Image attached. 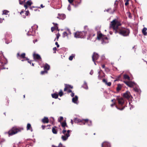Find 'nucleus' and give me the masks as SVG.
Segmentation results:
<instances>
[{
	"label": "nucleus",
	"instance_id": "8fccbe9b",
	"mask_svg": "<svg viewBox=\"0 0 147 147\" xmlns=\"http://www.w3.org/2000/svg\"><path fill=\"white\" fill-rule=\"evenodd\" d=\"M91 35V34H89L87 38L88 40L90 39V37Z\"/></svg>",
	"mask_w": 147,
	"mask_h": 147
},
{
	"label": "nucleus",
	"instance_id": "13d9d810",
	"mask_svg": "<svg viewBox=\"0 0 147 147\" xmlns=\"http://www.w3.org/2000/svg\"><path fill=\"white\" fill-rule=\"evenodd\" d=\"M27 60L28 61V63H30V64H31V63H32V61L29 60V59H28V60Z\"/></svg>",
	"mask_w": 147,
	"mask_h": 147
},
{
	"label": "nucleus",
	"instance_id": "4be33fe9",
	"mask_svg": "<svg viewBox=\"0 0 147 147\" xmlns=\"http://www.w3.org/2000/svg\"><path fill=\"white\" fill-rule=\"evenodd\" d=\"M122 85L121 84H118L117 85V87L116 88L117 91H119L121 90L122 88Z\"/></svg>",
	"mask_w": 147,
	"mask_h": 147
},
{
	"label": "nucleus",
	"instance_id": "9b49d317",
	"mask_svg": "<svg viewBox=\"0 0 147 147\" xmlns=\"http://www.w3.org/2000/svg\"><path fill=\"white\" fill-rule=\"evenodd\" d=\"M65 87L64 89V91H66L69 88L72 89L73 88V86H72L67 84H64Z\"/></svg>",
	"mask_w": 147,
	"mask_h": 147
},
{
	"label": "nucleus",
	"instance_id": "774afa93",
	"mask_svg": "<svg viewBox=\"0 0 147 147\" xmlns=\"http://www.w3.org/2000/svg\"><path fill=\"white\" fill-rule=\"evenodd\" d=\"M23 13H24V11H21V12H20V14H22Z\"/></svg>",
	"mask_w": 147,
	"mask_h": 147
},
{
	"label": "nucleus",
	"instance_id": "f8f14e48",
	"mask_svg": "<svg viewBox=\"0 0 147 147\" xmlns=\"http://www.w3.org/2000/svg\"><path fill=\"white\" fill-rule=\"evenodd\" d=\"M130 93L128 91H127L123 94V97L127 99H129L130 98Z\"/></svg>",
	"mask_w": 147,
	"mask_h": 147
},
{
	"label": "nucleus",
	"instance_id": "b1692460",
	"mask_svg": "<svg viewBox=\"0 0 147 147\" xmlns=\"http://www.w3.org/2000/svg\"><path fill=\"white\" fill-rule=\"evenodd\" d=\"M44 68V69L45 70H48L49 69L50 66L47 64L46 63L45 65Z\"/></svg>",
	"mask_w": 147,
	"mask_h": 147
},
{
	"label": "nucleus",
	"instance_id": "5701e85b",
	"mask_svg": "<svg viewBox=\"0 0 147 147\" xmlns=\"http://www.w3.org/2000/svg\"><path fill=\"white\" fill-rule=\"evenodd\" d=\"M57 127L55 126L54 127H53L52 129V131L54 134H56L57 133V130L55 129Z\"/></svg>",
	"mask_w": 147,
	"mask_h": 147
},
{
	"label": "nucleus",
	"instance_id": "e433bc0d",
	"mask_svg": "<svg viewBox=\"0 0 147 147\" xmlns=\"http://www.w3.org/2000/svg\"><path fill=\"white\" fill-rule=\"evenodd\" d=\"M56 38L57 39V40L58 41L59 36H60V34L59 32H58V33L56 34Z\"/></svg>",
	"mask_w": 147,
	"mask_h": 147
},
{
	"label": "nucleus",
	"instance_id": "72a5a7b5",
	"mask_svg": "<svg viewBox=\"0 0 147 147\" xmlns=\"http://www.w3.org/2000/svg\"><path fill=\"white\" fill-rule=\"evenodd\" d=\"M63 37H65L66 36H67V35H68L67 33L66 32H64L63 33Z\"/></svg>",
	"mask_w": 147,
	"mask_h": 147
},
{
	"label": "nucleus",
	"instance_id": "c03bdc74",
	"mask_svg": "<svg viewBox=\"0 0 147 147\" xmlns=\"http://www.w3.org/2000/svg\"><path fill=\"white\" fill-rule=\"evenodd\" d=\"M56 147H65L63 146L62 144L61 143H60L59 144L58 146H57Z\"/></svg>",
	"mask_w": 147,
	"mask_h": 147
},
{
	"label": "nucleus",
	"instance_id": "f257e3e1",
	"mask_svg": "<svg viewBox=\"0 0 147 147\" xmlns=\"http://www.w3.org/2000/svg\"><path fill=\"white\" fill-rule=\"evenodd\" d=\"M121 25L120 22L115 19L111 22L110 27L113 29L115 33H118L123 36H128L129 33V30L125 28H119V26Z\"/></svg>",
	"mask_w": 147,
	"mask_h": 147
},
{
	"label": "nucleus",
	"instance_id": "2f4dec72",
	"mask_svg": "<svg viewBox=\"0 0 147 147\" xmlns=\"http://www.w3.org/2000/svg\"><path fill=\"white\" fill-rule=\"evenodd\" d=\"M75 57V55L74 54H72V55L70 56L69 58V59L70 61H71L73 59V57Z\"/></svg>",
	"mask_w": 147,
	"mask_h": 147
},
{
	"label": "nucleus",
	"instance_id": "0eeeda50",
	"mask_svg": "<svg viewBox=\"0 0 147 147\" xmlns=\"http://www.w3.org/2000/svg\"><path fill=\"white\" fill-rule=\"evenodd\" d=\"M33 56L34 59L35 60H38L40 61L42 60V58L40 56L39 54H36L35 53H33Z\"/></svg>",
	"mask_w": 147,
	"mask_h": 147
},
{
	"label": "nucleus",
	"instance_id": "f03ea898",
	"mask_svg": "<svg viewBox=\"0 0 147 147\" xmlns=\"http://www.w3.org/2000/svg\"><path fill=\"white\" fill-rule=\"evenodd\" d=\"M22 127L14 126L12 127L8 132L7 133L9 136L13 135L23 130Z\"/></svg>",
	"mask_w": 147,
	"mask_h": 147
},
{
	"label": "nucleus",
	"instance_id": "aec40b11",
	"mask_svg": "<svg viewBox=\"0 0 147 147\" xmlns=\"http://www.w3.org/2000/svg\"><path fill=\"white\" fill-rule=\"evenodd\" d=\"M147 30V28L145 27L142 30V33L144 35H147V32H146Z\"/></svg>",
	"mask_w": 147,
	"mask_h": 147
},
{
	"label": "nucleus",
	"instance_id": "37998d69",
	"mask_svg": "<svg viewBox=\"0 0 147 147\" xmlns=\"http://www.w3.org/2000/svg\"><path fill=\"white\" fill-rule=\"evenodd\" d=\"M69 2L71 4H72L74 5V4H73V2L74 1V0H68Z\"/></svg>",
	"mask_w": 147,
	"mask_h": 147
},
{
	"label": "nucleus",
	"instance_id": "c9c22d12",
	"mask_svg": "<svg viewBox=\"0 0 147 147\" xmlns=\"http://www.w3.org/2000/svg\"><path fill=\"white\" fill-rule=\"evenodd\" d=\"M26 13H25V15L26 16H28L29 15V14H30L28 10H26Z\"/></svg>",
	"mask_w": 147,
	"mask_h": 147
},
{
	"label": "nucleus",
	"instance_id": "69168bd1",
	"mask_svg": "<svg viewBox=\"0 0 147 147\" xmlns=\"http://www.w3.org/2000/svg\"><path fill=\"white\" fill-rule=\"evenodd\" d=\"M44 7V6H43L42 4H41L40 5V7L41 8H43Z\"/></svg>",
	"mask_w": 147,
	"mask_h": 147
},
{
	"label": "nucleus",
	"instance_id": "c756f323",
	"mask_svg": "<svg viewBox=\"0 0 147 147\" xmlns=\"http://www.w3.org/2000/svg\"><path fill=\"white\" fill-rule=\"evenodd\" d=\"M116 107L117 109H118L120 110H121V111H122V110H123L125 108V107H118L117 106H116Z\"/></svg>",
	"mask_w": 147,
	"mask_h": 147
},
{
	"label": "nucleus",
	"instance_id": "2eb2a0df",
	"mask_svg": "<svg viewBox=\"0 0 147 147\" xmlns=\"http://www.w3.org/2000/svg\"><path fill=\"white\" fill-rule=\"evenodd\" d=\"M42 122L43 123H48L49 122V120L48 117H44L42 119Z\"/></svg>",
	"mask_w": 147,
	"mask_h": 147
},
{
	"label": "nucleus",
	"instance_id": "a18cd8bd",
	"mask_svg": "<svg viewBox=\"0 0 147 147\" xmlns=\"http://www.w3.org/2000/svg\"><path fill=\"white\" fill-rule=\"evenodd\" d=\"M102 82L105 83L106 84V83H107V80L105 79H103L102 80Z\"/></svg>",
	"mask_w": 147,
	"mask_h": 147
},
{
	"label": "nucleus",
	"instance_id": "4468645a",
	"mask_svg": "<svg viewBox=\"0 0 147 147\" xmlns=\"http://www.w3.org/2000/svg\"><path fill=\"white\" fill-rule=\"evenodd\" d=\"M58 17H57V18L63 20L65 17L66 16L65 14H58Z\"/></svg>",
	"mask_w": 147,
	"mask_h": 147
},
{
	"label": "nucleus",
	"instance_id": "20e7f679",
	"mask_svg": "<svg viewBox=\"0 0 147 147\" xmlns=\"http://www.w3.org/2000/svg\"><path fill=\"white\" fill-rule=\"evenodd\" d=\"M74 122L76 123H80V125H85L86 124H87L88 122H90V124H91V121H89L88 119L81 120L78 118H75L74 119Z\"/></svg>",
	"mask_w": 147,
	"mask_h": 147
},
{
	"label": "nucleus",
	"instance_id": "f3484780",
	"mask_svg": "<svg viewBox=\"0 0 147 147\" xmlns=\"http://www.w3.org/2000/svg\"><path fill=\"white\" fill-rule=\"evenodd\" d=\"M3 59H4V61L0 60V63L1 64L2 66H3L7 64V63L6 60L4 58Z\"/></svg>",
	"mask_w": 147,
	"mask_h": 147
},
{
	"label": "nucleus",
	"instance_id": "7c9ffc66",
	"mask_svg": "<svg viewBox=\"0 0 147 147\" xmlns=\"http://www.w3.org/2000/svg\"><path fill=\"white\" fill-rule=\"evenodd\" d=\"M63 94V93L61 90H60V91L59 92V95L60 96H62Z\"/></svg>",
	"mask_w": 147,
	"mask_h": 147
},
{
	"label": "nucleus",
	"instance_id": "e2e57ef3",
	"mask_svg": "<svg viewBox=\"0 0 147 147\" xmlns=\"http://www.w3.org/2000/svg\"><path fill=\"white\" fill-rule=\"evenodd\" d=\"M115 105V102H114V103H113V104H111V106L112 107H113V106H114Z\"/></svg>",
	"mask_w": 147,
	"mask_h": 147
},
{
	"label": "nucleus",
	"instance_id": "603ef678",
	"mask_svg": "<svg viewBox=\"0 0 147 147\" xmlns=\"http://www.w3.org/2000/svg\"><path fill=\"white\" fill-rule=\"evenodd\" d=\"M53 50L54 51V53H56V51L57 50V48L56 47H55L53 48Z\"/></svg>",
	"mask_w": 147,
	"mask_h": 147
},
{
	"label": "nucleus",
	"instance_id": "bf43d9fd",
	"mask_svg": "<svg viewBox=\"0 0 147 147\" xmlns=\"http://www.w3.org/2000/svg\"><path fill=\"white\" fill-rule=\"evenodd\" d=\"M72 92V90H68V91H67V92L68 93H71V92Z\"/></svg>",
	"mask_w": 147,
	"mask_h": 147
},
{
	"label": "nucleus",
	"instance_id": "052dcab7",
	"mask_svg": "<svg viewBox=\"0 0 147 147\" xmlns=\"http://www.w3.org/2000/svg\"><path fill=\"white\" fill-rule=\"evenodd\" d=\"M46 126L45 125H42V127L43 129H45Z\"/></svg>",
	"mask_w": 147,
	"mask_h": 147
},
{
	"label": "nucleus",
	"instance_id": "f704fd0d",
	"mask_svg": "<svg viewBox=\"0 0 147 147\" xmlns=\"http://www.w3.org/2000/svg\"><path fill=\"white\" fill-rule=\"evenodd\" d=\"M63 119V117H60L59 119H58V122L61 123V121Z\"/></svg>",
	"mask_w": 147,
	"mask_h": 147
},
{
	"label": "nucleus",
	"instance_id": "58836bf2",
	"mask_svg": "<svg viewBox=\"0 0 147 147\" xmlns=\"http://www.w3.org/2000/svg\"><path fill=\"white\" fill-rule=\"evenodd\" d=\"M117 6L116 5L115 6L114 8L113 9V11L112 12V13H113L114 12L116 11L117 10Z\"/></svg>",
	"mask_w": 147,
	"mask_h": 147
},
{
	"label": "nucleus",
	"instance_id": "7ed1b4c3",
	"mask_svg": "<svg viewBox=\"0 0 147 147\" xmlns=\"http://www.w3.org/2000/svg\"><path fill=\"white\" fill-rule=\"evenodd\" d=\"M65 127H63V129L62 131V133L64 135L62 136H61V138L63 141H65L67 140L68 138L70 136L69 133L71 131L68 130L66 132V130L65 129Z\"/></svg>",
	"mask_w": 147,
	"mask_h": 147
},
{
	"label": "nucleus",
	"instance_id": "6e6d98bb",
	"mask_svg": "<svg viewBox=\"0 0 147 147\" xmlns=\"http://www.w3.org/2000/svg\"><path fill=\"white\" fill-rule=\"evenodd\" d=\"M67 9L69 11H70L71 10L70 6V5H68V7H67Z\"/></svg>",
	"mask_w": 147,
	"mask_h": 147
},
{
	"label": "nucleus",
	"instance_id": "6e6552de",
	"mask_svg": "<svg viewBox=\"0 0 147 147\" xmlns=\"http://www.w3.org/2000/svg\"><path fill=\"white\" fill-rule=\"evenodd\" d=\"M92 58L93 61L95 62V61L97 60L98 58V54L95 52H94L92 55Z\"/></svg>",
	"mask_w": 147,
	"mask_h": 147
},
{
	"label": "nucleus",
	"instance_id": "cd10ccee",
	"mask_svg": "<svg viewBox=\"0 0 147 147\" xmlns=\"http://www.w3.org/2000/svg\"><path fill=\"white\" fill-rule=\"evenodd\" d=\"M127 86L129 87H132L134 86V83L132 82H129Z\"/></svg>",
	"mask_w": 147,
	"mask_h": 147
},
{
	"label": "nucleus",
	"instance_id": "0e129e2a",
	"mask_svg": "<svg viewBox=\"0 0 147 147\" xmlns=\"http://www.w3.org/2000/svg\"><path fill=\"white\" fill-rule=\"evenodd\" d=\"M102 68H105V65H102Z\"/></svg>",
	"mask_w": 147,
	"mask_h": 147
},
{
	"label": "nucleus",
	"instance_id": "864d4df0",
	"mask_svg": "<svg viewBox=\"0 0 147 147\" xmlns=\"http://www.w3.org/2000/svg\"><path fill=\"white\" fill-rule=\"evenodd\" d=\"M55 44L57 45V47L58 48L59 47V45L58 44L57 42H55Z\"/></svg>",
	"mask_w": 147,
	"mask_h": 147
},
{
	"label": "nucleus",
	"instance_id": "6ab92c4d",
	"mask_svg": "<svg viewBox=\"0 0 147 147\" xmlns=\"http://www.w3.org/2000/svg\"><path fill=\"white\" fill-rule=\"evenodd\" d=\"M78 100V97L77 96H75L72 99V102L75 103H77V101Z\"/></svg>",
	"mask_w": 147,
	"mask_h": 147
},
{
	"label": "nucleus",
	"instance_id": "423d86ee",
	"mask_svg": "<svg viewBox=\"0 0 147 147\" xmlns=\"http://www.w3.org/2000/svg\"><path fill=\"white\" fill-rule=\"evenodd\" d=\"M26 54L25 53H22V54L20 55L19 53H17V57L19 59H22L21 61H26V60H28V59L27 57H26Z\"/></svg>",
	"mask_w": 147,
	"mask_h": 147
},
{
	"label": "nucleus",
	"instance_id": "de8ad7c7",
	"mask_svg": "<svg viewBox=\"0 0 147 147\" xmlns=\"http://www.w3.org/2000/svg\"><path fill=\"white\" fill-rule=\"evenodd\" d=\"M118 3V2L117 1H115V3H114V6H115V5H116L117 6V5Z\"/></svg>",
	"mask_w": 147,
	"mask_h": 147
},
{
	"label": "nucleus",
	"instance_id": "c85d7f7f",
	"mask_svg": "<svg viewBox=\"0 0 147 147\" xmlns=\"http://www.w3.org/2000/svg\"><path fill=\"white\" fill-rule=\"evenodd\" d=\"M123 78L125 79H127L128 80H129L130 79L129 76L127 74H125L123 76Z\"/></svg>",
	"mask_w": 147,
	"mask_h": 147
},
{
	"label": "nucleus",
	"instance_id": "49530a36",
	"mask_svg": "<svg viewBox=\"0 0 147 147\" xmlns=\"http://www.w3.org/2000/svg\"><path fill=\"white\" fill-rule=\"evenodd\" d=\"M51 29L52 32H53L55 30H56L54 27H52L51 28Z\"/></svg>",
	"mask_w": 147,
	"mask_h": 147
},
{
	"label": "nucleus",
	"instance_id": "5fc2aeb1",
	"mask_svg": "<svg viewBox=\"0 0 147 147\" xmlns=\"http://www.w3.org/2000/svg\"><path fill=\"white\" fill-rule=\"evenodd\" d=\"M124 82L127 85L129 82L124 81Z\"/></svg>",
	"mask_w": 147,
	"mask_h": 147
},
{
	"label": "nucleus",
	"instance_id": "680f3d73",
	"mask_svg": "<svg viewBox=\"0 0 147 147\" xmlns=\"http://www.w3.org/2000/svg\"><path fill=\"white\" fill-rule=\"evenodd\" d=\"M93 73V71L92 70H91L90 72V74L91 75H92Z\"/></svg>",
	"mask_w": 147,
	"mask_h": 147
},
{
	"label": "nucleus",
	"instance_id": "393cba45",
	"mask_svg": "<svg viewBox=\"0 0 147 147\" xmlns=\"http://www.w3.org/2000/svg\"><path fill=\"white\" fill-rule=\"evenodd\" d=\"M52 97L55 99L57 98L58 97V94L56 93H54V94H52L51 95Z\"/></svg>",
	"mask_w": 147,
	"mask_h": 147
},
{
	"label": "nucleus",
	"instance_id": "bb28decb",
	"mask_svg": "<svg viewBox=\"0 0 147 147\" xmlns=\"http://www.w3.org/2000/svg\"><path fill=\"white\" fill-rule=\"evenodd\" d=\"M61 126L62 127H68V126L67 125V123L66 122L63 121V122L61 123Z\"/></svg>",
	"mask_w": 147,
	"mask_h": 147
},
{
	"label": "nucleus",
	"instance_id": "4c0bfd02",
	"mask_svg": "<svg viewBox=\"0 0 147 147\" xmlns=\"http://www.w3.org/2000/svg\"><path fill=\"white\" fill-rule=\"evenodd\" d=\"M129 0H125V6H127L129 4Z\"/></svg>",
	"mask_w": 147,
	"mask_h": 147
},
{
	"label": "nucleus",
	"instance_id": "09e8293b",
	"mask_svg": "<svg viewBox=\"0 0 147 147\" xmlns=\"http://www.w3.org/2000/svg\"><path fill=\"white\" fill-rule=\"evenodd\" d=\"M111 82H109L106 83V84L107 85L109 86H110L111 85Z\"/></svg>",
	"mask_w": 147,
	"mask_h": 147
},
{
	"label": "nucleus",
	"instance_id": "9d476101",
	"mask_svg": "<svg viewBox=\"0 0 147 147\" xmlns=\"http://www.w3.org/2000/svg\"><path fill=\"white\" fill-rule=\"evenodd\" d=\"M117 100L119 106H120L121 107L122 106L124 102V99L122 98H118Z\"/></svg>",
	"mask_w": 147,
	"mask_h": 147
},
{
	"label": "nucleus",
	"instance_id": "ea45409f",
	"mask_svg": "<svg viewBox=\"0 0 147 147\" xmlns=\"http://www.w3.org/2000/svg\"><path fill=\"white\" fill-rule=\"evenodd\" d=\"M47 71H46L45 70H44L43 71H42L41 72L40 74L42 75H43L45 73H47Z\"/></svg>",
	"mask_w": 147,
	"mask_h": 147
},
{
	"label": "nucleus",
	"instance_id": "338daca9",
	"mask_svg": "<svg viewBox=\"0 0 147 147\" xmlns=\"http://www.w3.org/2000/svg\"><path fill=\"white\" fill-rule=\"evenodd\" d=\"M111 8L108 9L107 10V12H109V11L111 9Z\"/></svg>",
	"mask_w": 147,
	"mask_h": 147
},
{
	"label": "nucleus",
	"instance_id": "ddd939ff",
	"mask_svg": "<svg viewBox=\"0 0 147 147\" xmlns=\"http://www.w3.org/2000/svg\"><path fill=\"white\" fill-rule=\"evenodd\" d=\"M101 146L102 147H111V146L109 143L105 142L102 143Z\"/></svg>",
	"mask_w": 147,
	"mask_h": 147
},
{
	"label": "nucleus",
	"instance_id": "412c9836",
	"mask_svg": "<svg viewBox=\"0 0 147 147\" xmlns=\"http://www.w3.org/2000/svg\"><path fill=\"white\" fill-rule=\"evenodd\" d=\"M27 130H30L31 131H32V127L31 126V125L30 123H28L27 125Z\"/></svg>",
	"mask_w": 147,
	"mask_h": 147
},
{
	"label": "nucleus",
	"instance_id": "dca6fc26",
	"mask_svg": "<svg viewBox=\"0 0 147 147\" xmlns=\"http://www.w3.org/2000/svg\"><path fill=\"white\" fill-rule=\"evenodd\" d=\"M103 35L100 32L99 33H98L97 34V38L98 40L102 39Z\"/></svg>",
	"mask_w": 147,
	"mask_h": 147
},
{
	"label": "nucleus",
	"instance_id": "a211bd4d",
	"mask_svg": "<svg viewBox=\"0 0 147 147\" xmlns=\"http://www.w3.org/2000/svg\"><path fill=\"white\" fill-rule=\"evenodd\" d=\"M102 39V40L103 42H108V38L105 35H103V36Z\"/></svg>",
	"mask_w": 147,
	"mask_h": 147
},
{
	"label": "nucleus",
	"instance_id": "1a4fd4ad",
	"mask_svg": "<svg viewBox=\"0 0 147 147\" xmlns=\"http://www.w3.org/2000/svg\"><path fill=\"white\" fill-rule=\"evenodd\" d=\"M33 3L31 0H29L27 1L24 5V7L26 8V10L28 8V6H30Z\"/></svg>",
	"mask_w": 147,
	"mask_h": 147
},
{
	"label": "nucleus",
	"instance_id": "a878e982",
	"mask_svg": "<svg viewBox=\"0 0 147 147\" xmlns=\"http://www.w3.org/2000/svg\"><path fill=\"white\" fill-rule=\"evenodd\" d=\"M81 2V0H74V3L76 5H78Z\"/></svg>",
	"mask_w": 147,
	"mask_h": 147
},
{
	"label": "nucleus",
	"instance_id": "4d7b16f0",
	"mask_svg": "<svg viewBox=\"0 0 147 147\" xmlns=\"http://www.w3.org/2000/svg\"><path fill=\"white\" fill-rule=\"evenodd\" d=\"M71 93V95L72 97H73L74 96V93L72 92Z\"/></svg>",
	"mask_w": 147,
	"mask_h": 147
},
{
	"label": "nucleus",
	"instance_id": "39448f33",
	"mask_svg": "<svg viewBox=\"0 0 147 147\" xmlns=\"http://www.w3.org/2000/svg\"><path fill=\"white\" fill-rule=\"evenodd\" d=\"M86 32L85 31L76 32L74 33V36L76 38H84Z\"/></svg>",
	"mask_w": 147,
	"mask_h": 147
},
{
	"label": "nucleus",
	"instance_id": "473e14b6",
	"mask_svg": "<svg viewBox=\"0 0 147 147\" xmlns=\"http://www.w3.org/2000/svg\"><path fill=\"white\" fill-rule=\"evenodd\" d=\"M53 25L54 26V28L56 29H58V24L57 23H53Z\"/></svg>",
	"mask_w": 147,
	"mask_h": 147
},
{
	"label": "nucleus",
	"instance_id": "79ce46f5",
	"mask_svg": "<svg viewBox=\"0 0 147 147\" xmlns=\"http://www.w3.org/2000/svg\"><path fill=\"white\" fill-rule=\"evenodd\" d=\"M8 12L7 10H4L3 12V13L5 15H7Z\"/></svg>",
	"mask_w": 147,
	"mask_h": 147
},
{
	"label": "nucleus",
	"instance_id": "3c124183",
	"mask_svg": "<svg viewBox=\"0 0 147 147\" xmlns=\"http://www.w3.org/2000/svg\"><path fill=\"white\" fill-rule=\"evenodd\" d=\"M24 3V2L23 1H21L20 0H19V3L20 5L23 4Z\"/></svg>",
	"mask_w": 147,
	"mask_h": 147
},
{
	"label": "nucleus",
	"instance_id": "a19ab883",
	"mask_svg": "<svg viewBox=\"0 0 147 147\" xmlns=\"http://www.w3.org/2000/svg\"><path fill=\"white\" fill-rule=\"evenodd\" d=\"M29 8H30V9H31V10H32V11L33 10V8H37L38 7H34V6H32V7H29ZM38 8H40V7H38Z\"/></svg>",
	"mask_w": 147,
	"mask_h": 147
}]
</instances>
